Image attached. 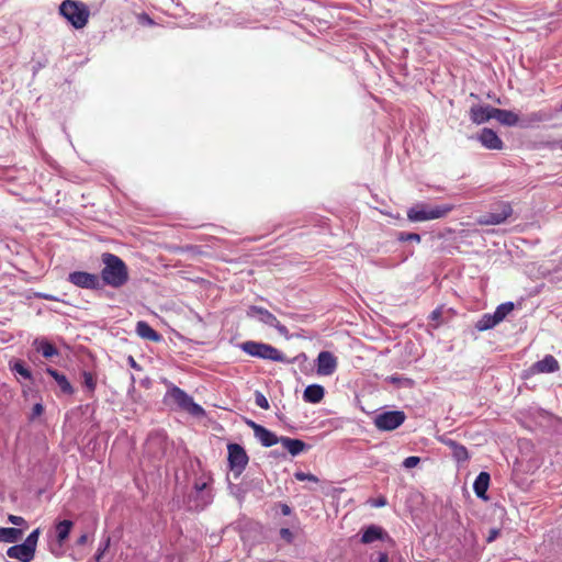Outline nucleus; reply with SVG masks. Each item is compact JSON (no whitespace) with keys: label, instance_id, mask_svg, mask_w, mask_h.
Listing matches in <instances>:
<instances>
[{"label":"nucleus","instance_id":"obj_1","mask_svg":"<svg viewBox=\"0 0 562 562\" xmlns=\"http://www.w3.org/2000/svg\"><path fill=\"white\" fill-rule=\"evenodd\" d=\"M552 114L548 110H539L530 113L518 114L510 110L495 109L494 120L504 126H517L520 128H532L540 123L548 122Z\"/></svg>","mask_w":562,"mask_h":562},{"label":"nucleus","instance_id":"obj_2","mask_svg":"<svg viewBox=\"0 0 562 562\" xmlns=\"http://www.w3.org/2000/svg\"><path fill=\"white\" fill-rule=\"evenodd\" d=\"M101 259L103 263L101 270L103 283L114 289L123 286L128 281L126 263L119 256L111 252H104Z\"/></svg>","mask_w":562,"mask_h":562},{"label":"nucleus","instance_id":"obj_3","mask_svg":"<svg viewBox=\"0 0 562 562\" xmlns=\"http://www.w3.org/2000/svg\"><path fill=\"white\" fill-rule=\"evenodd\" d=\"M454 206L452 204L429 205L418 203L407 211V218L411 222H426L447 216Z\"/></svg>","mask_w":562,"mask_h":562},{"label":"nucleus","instance_id":"obj_4","mask_svg":"<svg viewBox=\"0 0 562 562\" xmlns=\"http://www.w3.org/2000/svg\"><path fill=\"white\" fill-rule=\"evenodd\" d=\"M59 13L75 29H82L89 19L87 5L76 0H64L59 5Z\"/></svg>","mask_w":562,"mask_h":562},{"label":"nucleus","instance_id":"obj_5","mask_svg":"<svg viewBox=\"0 0 562 562\" xmlns=\"http://www.w3.org/2000/svg\"><path fill=\"white\" fill-rule=\"evenodd\" d=\"M241 350L248 353L251 357H257L261 359L272 360L282 362L284 361L283 353L278 350L276 347L257 341H245L240 346Z\"/></svg>","mask_w":562,"mask_h":562},{"label":"nucleus","instance_id":"obj_6","mask_svg":"<svg viewBox=\"0 0 562 562\" xmlns=\"http://www.w3.org/2000/svg\"><path fill=\"white\" fill-rule=\"evenodd\" d=\"M513 213L514 211L510 203L501 201L495 204L493 211L479 216L476 223L483 226L499 225L505 223Z\"/></svg>","mask_w":562,"mask_h":562},{"label":"nucleus","instance_id":"obj_7","mask_svg":"<svg viewBox=\"0 0 562 562\" xmlns=\"http://www.w3.org/2000/svg\"><path fill=\"white\" fill-rule=\"evenodd\" d=\"M167 396L178 405L179 408L188 412L193 416H202L204 409L196 404L193 398L178 386L168 390Z\"/></svg>","mask_w":562,"mask_h":562},{"label":"nucleus","instance_id":"obj_8","mask_svg":"<svg viewBox=\"0 0 562 562\" xmlns=\"http://www.w3.org/2000/svg\"><path fill=\"white\" fill-rule=\"evenodd\" d=\"M406 419V415L402 411H389L381 413L374 417V426L379 430L392 431L398 428Z\"/></svg>","mask_w":562,"mask_h":562},{"label":"nucleus","instance_id":"obj_9","mask_svg":"<svg viewBox=\"0 0 562 562\" xmlns=\"http://www.w3.org/2000/svg\"><path fill=\"white\" fill-rule=\"evenodd\" d=\"M227 450L231 470L239 474L248 464V456L245 449L238 443H229Z\"/></svg>","mask_w":562,"mask_h":562},{"label":"nucleus","instance_id":"obj_10","mask_svg":"<svg viewBox=\"0 0 562 562\" xmlns=\"http://www.w3.org/2000/svg\"><path fill=\"white\" fill-rule=\"evenodd\" d=\"M68 281L81 289H100V278L94 273L86 271H74L69 273Z\"/></svg>","mask_w":562,"mask_h":562},{"label":"nucleus","instance_id":"obj_11","mask_svg":"<svg viewBox=\"0 0 562 562\" xmlns=\"http://www.w3.org/2000/svg\"><path fill=\"white\" fill-rule=\"evenodd\" d=\"M247 315L250 317L258 316L261 323L278 329L280 333L285 331V327L281 325L280 321L271 312L263 307L252 305L247 311Z\"/></svg>","mask_w":562,"mask_h":562},{"label":"nucleus","instance_id":"obj_12","mask_svg":"<svg viewBox=\"0 0 562 562\" xmlns=\"http://www.w3.org/2000/svg\"><path fill=\"white\" fill-rule=\"evenodd\" d=\"M338 366L337 358L329 351H321L316 359V371L319 375H331Z\"/></svg>","mask_w":562,"mask_h":562},{"label":"nucleus","instance_id":"obj_13","mask_svg":"<svg viewBox=\"0 0 562 562\" xmlns=\"http://www.w3.org/2000/svg\"><path fill=\"white\" fill-rule=\"evenodd\" d=\"M496 108L490 104L472 105L469 111L470 120L475 124H483L494 119Z\"/></svg>","mask_w":562,"mask_h":562},{"label":"nucleus","instance_id":"obj_14","mask_svg":"<svg viewBox=\"0 0 562 562\" xmlns=\"http://www.w3.org/2000/svg\"><path fill=\"white\" fill-rule=\"evenodd\" d=\"M560 369L558 360L552 355H547L542 360L535 362L530 371L535 374L552 373Z\"/></svg>","mask_w":562,"mask_h":562},{"label":"nucleus","instance_id":"obj_15","mask_svg":"<svg viewBox=\"0 0 562 562\" xmlns=\"http://www.w3.org/2000/svg\"><path fill=\"white\" fill-rule=\"evenodd\" d=\"M439 441L451 449L452 457L457 462H465L469 460L470 456L468 449L463 445H460L446 436L440 437Z\"/></svg>","mask_w":562,"mask_h":562},{"label":"nucleus","instance_id":"obj_16","mask_svg":"<svg viewBox=\"0 0 562 562\" xmlns=\"http://www.w3.org/2000/svg\"><path fill=\"white\" fill-rule=\"evenodd\" d=\"M7 555L21 562H31L35 557V552L24 543H21L10 547L7 550Z\"/></svg>","mask_w":562,"mask_h":562},{"label":"nucleus","instance_id":"obj_17","mask_svg":"<svg viewBox=\"0 0 562 562\" xmlns=\"http://www.w3.org/2000/svg\"><path fill=\"white\" fill-rule=\"evenodd\" d=\"M255 437L261 442L265 447H272L280 442V438L269 429L263 426H257L255 428Z\"/></svg>","mask_w":562,"mask_h":562},{"label":"nucleus","instance_id":"obj_18","mask_svg":"<svg viewBox=\"0 0 562 562\" xmlns=\"http://www.w3.org/2000/svg\"><path fill=\"white\" fill-rule=\"evenodd\" d=\"M490 480H491V476L487 472H481L476 476L474 484H473V490H474L475 495L479 498H482L484 501H486L488 498L486 495V492L490 486Z\"/></svg>","mask_w":562,"mask_h":562},{"label":"nucleus","instance_id":"obj_19","mask_svg":"<svg viewBox=\"0 0 562 562\" xmlns=\"http://www.w3.org/2000/svg\"><path fill=\"white\" fill-rule=\"evenodd\" d=\"M137 335L149 341L158 342L161 340V335L158 334L147 322L139 321L136 324Z\"/></svg>","mask_w":562,"mask_h":562},{"label":"nucleus","instance_id":"obj_20","mask_svg":"<svg viewBox=\"0 0 562 562\" xmlns=\"http://www.w3.org/2000/svg\"><path fill=\"white\" fill-rule=\"evenodd\" d=\"M325 395V390L319 384H311L306 386L303 393V400L306 403L317 404L319 403Z\"/></svg>","mask_w":562,"mask_h":562},{"label":"nucleus","instance_id":"obj_21","mask_svg":"<svg viewBox=\"0 0 562 562\" xmlns=\"http://www.w3.org/2000/svg\"><path fill=\"white\" fill-rule=\"evenodd\" d=\"M46 373L49 374L56 381V383L58 384L64 394H74L75 390L65 374L59 373L57 370L53 368H47Z\"/></svg>","mask_w":562,"mask_h":562},{"label":"nucleus","instance_id":"obj_22","mask_svg":"<svg viewBox=\"0 0 562 562\" xmlns=\"http://www.w3.org/2000/svg\"><path fill=\"white\" fill-rule=\"evenodd\" d=\"M280 443L293 457L300 454L306 449V443L304 441L290 437H280Z\"/></svg>","mask_w":562,"mask_h":562},{"label":"nucleus","instance_id":"obj_23","mask_svg":"<svg viewBox=\"0 0 562 562\" xmlns=\"http://www.w3.org/2000/svg\"><path fill=\"white\" fill-rule=\"evenodd\" d=\"M385 536L386 533L381 527L371 525L363 531L361 542L368 544L376 540H383Z\"/></svg>","mask_w":562,"mask_h":562},{"label":"nucleus","instance_id":"obj_24","mask_svg":"<svg viewBox=\"0 0 562 562\" xmlns=\"http://www.w3.org/2000/svg\"><path fill=\"white\" fill-rule=\"evenodd\" d=\"M22 537V530L13 527H1L0 528V542L13 543L20 540Z\"/></svg>","mask_w":562,"mask_h":562},{"label":"nucleus","instance_id":"obj_25","mask_svg":"<svg viewBox=\"0 0 562 562\" xmlns=\"http://www.w3.org/2000/svg\"><path fill=\"white\" fill-rule=\"evenodd\" d=\"M72 526L74 522L67 519L61 520L56 525L57 541L60 544L64 543L69 537Z\"/></svg>","mask_w":562,"mask_h":562},{"label":"nucleus","instance_id":"obj_26","mask_svg":"<svg viewBox=\"0 0 562 562\" xmlns=\"http://www.w3.org/2000/svg\"><path fill=\"white\" fill-rule=\"evenodd\" d=\"M499 323L494 318V314H484L475 324L479 331H484L494 328Z\"/></svg>","mask_w":562,"mask_h":562},{"label":"nucleus","instance_id":"obj_27","mask_svg":"<svg viewBox=\"0 0 562 562\" xmlns=\"http://www.w3.org/2000/svg\"><path fill=\"white\" fill-rule=\"evenodd\" d=\"M514 303L513 302H506L498 305L495 310L494 318H496V322L501 323L503 322L506 316L514 311Z\"/></svg>","mask_w":562,"mask_h":562},{"label":"nucleus","instance_id":"obj_28","mask_svg":"<svg viewBox=\"0 0 562 562\" xmlns=\"http://www.w3.org/2000/svg\"><path fill=\"white\" fill-rule=\"evenodd\" d=\"M82 379H83V386L86 390L92 395L97 387V375L93 372L90 371H83L82 372Z\"/></svg>","mask_w":562,"mask_h":562},{"label":"nucleus","instance_id":"obj_29","mask_svg":"<svg viewBox=\"0 0 562 562\" xmlns=\"http://www.w3.org/2000/svg\"><path fill=\"white\" fill-rule=\"evenodd\" d=\"M37 349L44 358H52L58 353L56 347L47 340H42Z\"/></svg>","mask_w":562,"mask_h":562},{"label":"nucleus","instance_id":"obj_30","mask_svg":"<svg viewBox=\"0 0 562 562\" xmlns=\"http://www.w3.org/2000/svg\"><path fill=\"white\" fill-rule=\"evenodd\" d=\"M40 528L33 530L29 536L27 538L25 539V541L23 542L25 546H27L31 550H33L35 552L36 550V546H37V541H38V537H40Z\"/></svg>","mask_w":562,"mask_h":562},{"label":"nucleus","instance_id":"obj_31","mask_svg":"<svg viewBox=\"0 0 562 562\" xmlns=\"http://www.w3.org/2000/svg\"><path fill=\"white\" fill-rule=\"evenodd\" d=\"M136 21L142 26H154L156 22L146 13L142 12L136 14Z\"/></svg>","mask_w":562,"mask_h":562},{"label":"nucleus","instance_id":"obj_32","mask_svg":"<svg viewBox=\"0 0 562 562\" xmlns=\"http://www.w3.org/2000/svg\"><path fill=\"white\" fill-rule=\"evenodd\" d=\"M397 240L400 241H420V235L416 233H405L401 232L397 234Z\"/></svg>","mask_w":562,"mask_h":562},{"label":"nucleus","instance_id":"obj_33","mask_svg":"<svg viewBox=\"0 0 562 562\" xmlns=\"http://www.w3.org/2000/svg\"><path fill=\"white\" fill-rule=\"evenodd\" d=\"M12 369L19 373L20 375H22L24 379H31L32 378V374L30 372L29 369L25 368V366L23 364L22 361H16Z\"/></svg>","mask_w":562,"mask_h":562},{"label":"nucleus","instance_id":"obj_34","mask_svg":"<svg viewBox=\"0 0 562 562\" xmlns=\"http://www.w3.org/2000/svg\"><path fill=\"white\" fill-rule=\"evenodd\" d=\"M477 140H501L497 134L491 128H484Z\"/></svg>","mask_w":562,"mask_h":562},{"label":"nucleus","instance_id":"obj_35","mask_svg":"<svg viewBox=\"0 0 562 562\" xmlns=\"http://www.w3.org/2000/svg\"><path fill=\"white\" fill-rule=\"evenodd\" d=\"M294 477L297 480V481H312V482H315L317 483L318 482V479L317 476H315L314 474H311V473H304L302 471H297L294 473Z\"/></svg>","mask_w":562,"mask_h":562},{"label":"nucleus","instance_id":"obj_36","mask_svg":"<svg viewBox=\"0 0 562 562\" xmlns=\"http://www.w3.org/2000/svg\"><path fill=\"white\" fill-rule=\"evenodd\" d=\"M255 402L262 409H269V407H270L267 397L260 392L256 393Z\"/></svg>","mask_w":562,"mask_h":562},{"label":"nucleus","instance_id":"obj_37","mask_svg":"<svg viewBox=\"0 0 562 562\" xmlns=\"http://www.w3.org/2000/svg\"><path fill=\"white\" fill-rule=\"evenodd\" d=\"M419 462H420L419 457L412 456V457H407L404 460L403 465L407 469H412V468L416 467Z\"/></svg>","mask_w":562,"mask_h":562},{"label":"nucleus","instance_id":"obj_38","mask_svg":"<svg viewBox=\"0 0 562 562\" xmlns=\"http://www.w3.org/2000/svg\"><path fill=\"white\" fill-rule=\"evenodd\" d=\"M43 412H44V406L41 403H36L32 408L30 419L33 420L34 418L41 416L43 414Z\"/></svg>","mask_w":562,"mask_h":562},{"label":"nucleus","instance_id":"obj_39","mask_svg":"<svg viewBox=\"0 0 562 562\" xmlns=\"http://www.w3.org/2000/svg\"><path fill=\"white\" fill-rule=\"evenodd\" d=\"M109 546H110V538L106 539L104 547L102 549L98 550V552H97V554L94 557L95 562H100L101 561V559H102L104 552L106 551V549L109 548Z\"/></svg>","mask_w":562,"mask_h":562},{"label":"nucleus","instance_id":"obj_40","mask_svg":"<svg viewBox=\"0 0 562 562\" xmlns=\"http://www.w3.org/2000/svg\"><path fill=\"white\" fill-rule=\"evenodd\" d=\"M483 146L487 149L492 150H502L504 148V143H482Z\"/></svg>","mask_w":562,"mask_h":562},{"label":"nucleus","instance_id":"obj_41","mask_svg":"<svg viewBox=\"0 0 562 562\" xmlns=\"http://www.w3.org/2000/svg\"><path fill=\"white\" fill-rule=\"evenodd\" d=\"M8 520L13 524V525H16V526H20L22 524L25 522L24 518L21 517V516H15V515H9L8 517Z\"/></svg>","mask_w":562,"mask_h":562},{"label":"nucleus","instance_id":"obj_42","mask_svg":"<svg viewBox=\"0 0 562 562\" xmlns=\"http://www.w3.org/2000/svg\"><path fill=\"white\" fill-rule=\"evenodd\" d=\"M280 536H281V538H282V539H284V540H286V541H289V542H290V541L292 540V538H293V535H292L291 530H290V529H288V528H282V529L280 530Z\"/></svg>","mask_w":562,"mask_h":562},{"label":"nucleus","instance_id":"obj_43","mask_svg":"<svg viewBox=\"0 0 562 562\" xmlns=\"http://www.w3.org/2000/svg\"><path fill=\"white\" fill-rule=\"evenodd\" d=\"M499 535V530L498 529H491L490 530V535L487 537V542H492L494 541Z\"/></svg>","mask_w":562,"mask_h":562},{"label":"nucleus","instance_id":"obj_44","mask_svg":"<svg viewBox=\"0 0 562 562\" xmlns=\"http://www.w3.org/2000/svg\"><path fill=\"white\" fill-rule=\"evenodd\" d=\"M385 505H386V498L384 496L376 498L373 503V506H375V507H383Z\"/></svg>","mask_w":562,"mask_h":562},{"label":"nucleus","instance_id":"obj_45","mask_svg":"<svg viewBox=\"0 0 562 562\" xmlns=\"http://www.w3.org/2000/svg\"><path fill=\"white\" fill-rule=\"evenodd\" d=\"M191 25L196 26V27H205L206 25H215V23H213V22L205 23V21L203 20V21L192 22Z\"/></svg>","mask_w":562,"mask_h":562},{"label":"nucleus","instance_id":"obj_46","mask_svg":"<svg viewBox=\"0 0 562 562\" xmlns=\"http://www.w3.org/2000/svg\"><path fill=\"white\" fill-rule=\"evenodd\" d=\"M88 542V535L83 533L77 539L78 546H85Z\"/></svg>","mask_w":562,"mask_h":562},{"label":"nucleus","instance_id":"obj_47","mask_svg":"<svg viewBox=\"0 0 562 562\" xmlns=\"http://www.w3.org/2000/svg\"><path fill=\"white\" fill-rule=\"evenodd\" d=\"M128 363L131 364L132 368H134L136 370H140V367L137 364V362L135 361V359L133 357H128Z\"/></svg>","mask_w":562,"mask_h":562},{"label":"nucleus","instance_id":"obj_48","mask_svg":"<svg viewBox=\"0 0 562 562\" xmlns=\"http://www.w3.org/2000/svg\"><path fill=\"white\" fill-rule=\"evenodd\" d=\"M378 562H389L386 553H381Z\"/></svg>","mask_w":562,"mask_h":562},{"label":"nucleus","instance_id":"obj_49","mask_svg":"<svg viewBox=\"0 0 562 562\" xmlns=\"http://www.w3.org/2000/svg\"><path fill=\"white\" fill-rule=\"evenodd\" d=\"M282 513H283L284 515H289V514H290V508H289V506H288V505H284V506H283V508H282Z\"/></svg>","mask_w":562,"mask_h":562},{"label":"nucleus","instance_id":"obj_50","mask_svg":"<svg viewBox=\"0 0 562 562\" xmlns=\"http://www.w3.org/2000/svg\"><path fill=\"white\" fill-rule=\"evenodd\" d=\"M248 425L252 428V430H254V431H255V428H256L257 426H260L259 424H256L255 422H251V420H250V422H248Z\"/></svg>","mask_w":562,"mask_h":562},{"label":"nucleus","instance_id":"obj_51","mask_svg":"<svg viewBox=\"0 0 562 562\" xmlns=\"http://www.w3.org/2000/svg\"><path fill=\"white\" fill-rule=\"evenodd\" d=\"M390 381H391V382H393V383H396V382H398V381H400V378H397V376H391V378H390Z\"/></svg>","mask_w":562,"mask_h":562},{"label":"nucleus","instance_id":"obj_52","mask_svg":"<svg viewBox=\"0 0 562 562\" xmlns=\"http://www.w3.org/2000/svg\"><path fill=\"white\" fill-rule=\"evenodd\" d=\"M439 315H440L439 311H434L432 312V318H437Z\"/></svg>","mask_w":562,"mask_h":562},{"label":"nucleus","instance_id":"obj_53","mask_svg":"<svg viewBox=\"0 0 562 562\" xmlns=\"http://www.w3.org/2000/svg\"><path fill=\"white\" fill-rule=\"evenodd\" d=\"M561 146L559 147L562 150V143H559Z\"/></svg>","mask_w":562,"mask_h":562},{"label":"nucleus","instance_id":"obj_54","mask_svg":"<svg viewBox=\"0 0 562 562\" xmlns=\"http://www.w3.org/2000/svg\"><path fill=\"white\" fill-rule=\"evenodd\" d=\"M559 110H560V111H562V104L560 105V109H559Z\"/></svg>","mask_w":562,"mask_h":562}]
</instances>
